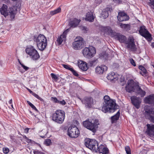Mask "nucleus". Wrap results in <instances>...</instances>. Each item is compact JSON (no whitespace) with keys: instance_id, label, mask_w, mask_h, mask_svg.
Listing matches in <instances>:
<instances>
[{"instance_id":"obj_1","label":"nucleus","mask_w":154,"mask_h":154,"mask_svg":"<svg viewBox=\"0 0 154 154\" xmlns=\"http://www.w3.org/2000/svg\"><path fill=\"white\" fill-rule=\"evenodd\" d=\"M21 6V4L17 2L15 5L9 7L8 10V7L6 5L3 4L0 8V12L1 14L6 17L9 15L11 19H14L17 13V10Z\"/></svg>"},{"instance_id":"obj_2","label":"nucleus","mask_w":154,"mask_h":154,"mask_svg":"<svg viewBox=\"0 0 154 154\" xmlns=\"http://www.w3.org/2000/svg\"><path fill=\"white\" fill-rule=\"evenodd\" d=\"M103 99L104 102L101 108V110L103 112L106 113L109 111L110 112H113L118 109V106L115 101L110 99L108 95L105 96Z\"/></svg>"},{"instance_id":"obj_3","label":"nucleus","mask_w":154,"mask_h":154,"mask_svg":"<svg viewBox=\"0 0 154 154\" xmlns=\"http://www.w3.org/2000/svg\"><path fill=\"white\" fill-rule=\"evenodd\" d=\"M99 124V121L97 119L92 121H90L89 119H88L83 122V126L94 133L96 132Z\"/></svg>"},{"instance_id":"obj_4","label":"nucleus","mask_w":154,"mask_h":154,"mask_svg":"<svg viewBox=\"0 0 154 154\" xmlns=\"http://www.w3.org/2000/svg\"><path fill=\"white\" fill-rule=\"evenodd\" d=\"M33 40L37 43L38 49L41 51L44 50L47 45V40L46 37L43 35L40 34L37 37L34 36Z\"/></svg>"},{"instance_id":"obj_5","label":"nucleus","mask_w":154,"mask_h":154,"mask_svg":"<svg viewBox=\"0 0 154 154\" xmlns=\"http://www.w3.org/2000/svg\"><path fill=\"white\" fill-rule=\"evenodd\" d=\"M65 117L64 111L60 109L56 110L53 113L52 116V120L59 124H62L63 122Z\"/></svg>"},{"instance_id":"obj_6","label":"nucleus","mask_w":154,"mask_h":154,"mask_svg":"<svg viewBox=\"0 0 154 154\" xmlns=\"http://www.w3.org/2000/svg\"><path fill=\"white\" fill-rule=\"evenodd\" d=\"M25 51L26 54L33 60H37L40 57V55L38 51L32 46H28L26 49Z\"/></svg>"},{"instance_id":"obj_7","label":"nucleus","mask_w":154,"mask_h":154,"mask_svg":"<svg viewBox=\"0 0 154 154\" xmlns=\"http://www.w3.org/2000/svg\"><path fill=\"white\" fill-rule=\"evenodd\" d=\"M84 56L87 58H91L93 57L96 53V49L93 46H90L88 47H85L82 50Z\"/></svg>"},{"instance_id":"obj_8","label":"nucleus","mask_w":154,"mask_h":154,"mask_svg":"<svg viewBox=\"0 0 154 154\" xmlns=\"http://www.w3.org/2000/svg\"><path fill=\"white\" fill-rule=\"evenodd\" d=\"M138 31L140 34L145 38L148 41L150 42L152 40V35L145 26L143 25L140 26L139 27Z\"/></svg>"},{"instance_id":"obj_9","label":"nucleus","mask_w":154,"mask_h":154,"mask_svg":"<svg viewBox=\"0 0 154 154\" xmlns=\"http://www.w3.org/2000/svg\"><path fill=\"white\" fill-rule=\"evenodd\" d=\"M85 144L86 147L91 150L93 152L95 151L97 148L98 143L96 140L86 138L85 140Z\"/></svg>"},{"instance_id":"obj_10","label":"nucleus","mask_w":154,"mask_h":154,"mask_svg":"<svg viewBox=\"0 0 154 154\" xmlns=\"http://www.w3.org/2000/svg\"><path fill=\"white\" fill-rule=\"evenodd\" d=\"M73 48L75 50H80L84 47L85 42L83 38L80 36L77 37L72 43Z\"/></svg>"},{"instance_id":"obj_11","label":"nucleus","mask_w":154,"mask_h":154,"mask_svg":"<svg viewBox=\"0 0 154 154\" xmlns=\"http://www.w3.org/2000/svg\"><path fill=\"white\" fill-rule=\"evenodd\" d=\"M79 134L80 131L75 126H71L68 129L67 134L71 138H76Z\"/></svg>"},{"instance_id":"obj_12","label":"nucleus","mask_w":154,"mask_h":154,"mask_svg":"<svg viewBox=\"0 0 154 154\" xmlns=\"http://www.w3.org/2000/svg\"><path fill=\"white\" fill-rule=\"evenodd\" d=\"M144 116L146 118L154 123V110L153 109H145Z\"/></svg>"},{"instance_id":"obj_13","label":"nucleus","mask_w":154,"mask_h":154,"mask_svg":"<svg viewBox=\"0 0 154 154\" xmlns=\"http://www.w3.org/2000/svg\"><path fill=\"white\" fill-rule=\"evenodd\" d=\"M125 44L127 45V49L130 50L132 51H135L137 48L135 43L134 39L133 38L128 39Z\"/></svg>"},{"instance_id":"obj_14","label":"nucleus","mask_w":154,"mask_h":154,"mask_svg":"<svg viewBox=\"0 0 154 154\" xmlns=\"http://www.w3.org/2000/svg\"><path fill=\"white\" fill-rule=\"evenodd\" d=\"M82 103L88 107L91 108L93 104V99L91 97H85L83 99H80Z\"/></svg>"},{"instance_id":"obj_15","label":"nucleus","mask_w":154,"mask_h":154,"mask_svg":"<svg viewBox=\"0 0 154 154\" xmlns=\"http://www.w3.org/2000/svg\"><path fill=\"white\" fill-rule=\"evenodd\" d=\"M131 99L132 104L137 109H139L140 107L141 100L140 98L133 96L131 97Z\"/></svg>"},{"instance_id":"obj_16","label":"nucleus","mask_w":154,"mask_h":154,"mask_svg":"<svg viewBox=\"0 0 154 154\" xmlns=\"http://www.w3.org/2000/svg\"><path fill=\"white\" fill-rule=\"evenodd\" d=\"M95 152H98L102 154H108L109 151L107 147H105L103 145L101 144L99 146L98 145H97V148H96Z\"/></svg>"},{"instance_id":"obj_17","label":"nucleus","mask_w":154,"mask_h":154,"mask_svg":"<svg viewBox=\"0 0 154 154\" xmlns=\"http://www.w3.org/2000/svg\"><path fill=\"white\" fill-rule=\"evenodd\" d=\"M147 129L146 133L150 137H152L154 136V125H150L148 124L146 125Z\"/></svg>"},{"instance_id":"obj_18","label":"nucleus","mask_w":154,"mask_h":154,"mask_svg":"<svg viewBox=\"0 0 154 154\" xmlns=\"http://www.w3.org/2000/svg\"><path fill=\"white\" fill-rule=\"evenodd\" d=\"M107 67L105 65L97 66L95 68V71L97 74L101 75L105 72L107 70Z\"/></svg>"},{"instance_id":"obj_19","label":"nucleus","mask_w":154,"mask_h":154,"mask_svg":"<svg viewBox=\"0 0 154 154\" xmlns=\"http://www.w3.org/2000/svg\"><path fill=\"white\" fill-rule=\"evenodd\" d=\"M117 18L119 21L122 22L128 20L129 19V17L125 13L120 12L119 13Z\"/></svg>"},{"instance_id":"obj_20","label":"nucleus","mask_w":154,"mask_h":154,"mask_svg":"<svg viewBox=\"0 0 154 154\" xmlns=\"http://www.w3.org/2000/svg\"><path fill=\"white\" fill-rule=\"evenodd\" d=\"M134 81L132 80H129L128 82V85L125 87V89L126 91L129 93H130L134 90Z\"/></svg>"},{"instance_id":"obj_21","label":"nucleus","mask_w":154,"mask_h":154,"mask_svg":"<svg viewBox=\"0 0 154 154\" xmlns=\"http://www.w3.org/2000/svg\"><path fill=\"white\" fill-rule=\"evenodd\" d=\"M68 32V29L65 31L58 38L57 42L59 45L61 44L63 41H65L67 34Z\"/></svg>"},{"instance_id":"obj_22","label":"nucleus","mask_w":154,"mask_h":154,"mask_svg":"<svg viewBox=\"0 0 154 154\" xmlns=\"http://www.w3.org/2000/svg\"><path fill=\"white\" fill-rule=\"evenodd\" d=\"M144 101L146 103L154 106V94H152L146 97Z\"/></svg>"},{"instance_id":"obj_23","label":"nucleus","mask_w":154,"mask_h":154,"mask_svg":"<svg viewBox=\"0 0 154 154\" xmlns=\"http://www.w3.org/2000/svg\"><path fill=\"white\" fill-rule=\"evenodd\" d=\"M78 64L80 69L83 71H86L88 69L87 64L85 62L79 60L78 61Z\"/></svg>"},{"instance_id":"obj_24","label":"nucleus","mask_w":154,"mask_h":154,"mask_svg":"<svg viewBox=\"0 0 154 154\" xmlns=\"http://www.w3.org/2000/svg\"><path fill=\"white\" fill-rule=\"evenodd\" d=\"M107 78L109 80L114 81L117 80L118 79V76L117 74L113 72H111L108 74L107 76Z\"/></svg>"},{"instance_id":"obj_25","label":"nucleus","mask_w":154,"mask_h":154,"mask_svg":"<svg viewBox=\"0 0 154 154\" xmlns=\"http://www.w3.org/2000/svg\"><path fill=\"white\" fill-rule=\"evenodd\" d=\"M116 38L121 43H124L125 44L127 41L126 37L125 36L121 34H118L116 35Z\"/></svg>"},{"instance_id":"obj_26","label":"nucleus","mask_w":154,"mask_h":154,"mask_svg":"<svg viewBox=\"0 0 154 154\" xmlns=\"http://www.w3.org/2000/svg\"><path fill=\"white\" fill-rule=\"evenodd\" d=\"M80 21V20H78L76 18H74L69 22V25L70 27H75L79 25Z\"/></svg>"},{"instance_id":"obj_27","label":"nucleus","mask_w":154,"mask_h":154,"mask_svg":"<svg viewBox=\"0 0 154 154\" xmlns=\"http://www.w3.org/2000/svg\"><path fill=\"white\" fill-rule=\"evenodd\" d=\"M85 20L89 22H93L94 20L93 13L91 11L88 12L86 14Z\"/></svg>"},{"instance_id":"obj_28","label":"nucleus","mask_w":154,"mask_h":154,"mask_svg":"<svg viewBox=\"0 0 154 154\" xmlns=\"http://www.w3.org/2000/svg\"><path fill=\"white\" fill-rule=\"evenodd\" d=\"M120 115V113L119 110L115 115L111 117V120L112 123H116L117 122L119 119Z\"/></svg>"},{"instance_id":"obj_29","label":"nucleus","mask_w":154,"mask_h":154,"mask_svg":"<svg viewBox=\"0 0 154 154\" xmlns=\"http://www.w3.org/2000/svg\"><path fill=\"white\" fill-rule=\"evenodd\" d=\"M136 91L137 93L140 95L141 97H143L145 95L146 92L141 89L139 86L137 87Z\"/></svg>"},{"instance_id":"obj_30","label":"nucleus","mask_w":154,"mask_h":154,"mask_svg":"<svg viewBox=\"0 0 154 154\" xmlns=\"http://www.w3.org/2000/svg\"><path fill=\"white\" fill-rule=\"evenodd\" d=\"M119 24L121 28L127 31H129L131 29V26L130 24H123L122 23H120Z\"/></svg>"},{"instance_id":"obj_31","label":"nucleus","mask_w":154,"mask_h":154,"mask_svg":"<svg viewBox=\"0 0 154 154\" xmlns=\"http://www.w3.org/2000/svg\"><path fill=\"white\" fill-rule=\"evenodd\" d=\"M26 88L31 94H32L36 98L44 103L45 102V100L42 98L39 97L38 94L33 92L30 89H29V88L27 87H26Z\"/></svg>"},{"instance_id":"obj_32","label":"nucleus","mask_w":154,"mask_h":154,"mask_svg":"<svg viewBox=\"0 0 154 154\" xmlns=\"http://www.w3.org/2000/svg\"><path fill=\"white\" fill-rule=\"evenodd\" d=\"M139 69L141 70L140 73L143 76H146L147 73V71L146 69L143 66L140 65Z\"/></svg>"},{"instance_id":"obj_33","label":"nucleus","mask_w":154,"mask_h":154,"mask_svg":"<svg viewBox=\"0 0 154 154\" xmlns=\"http://www.w3.org/2000/svg\"><path fill=\"white\" fill-rule=\"evenodd\" d=\"M104 32L105 33L107 34H112L113 31L110 27H104L103 28Z\"/></svg>"},{"instance_id":"obj_34","label":"nucleus","mask_w":154,"mask_h":154,"mask_svg":"<svg viewBox=\"0 0 154 154\" xmlns=\"http://www.w3.org/2000/svg\"><path fill=\"white\" fill-rule=\"evenodd\" d=\"M98 62L97 59H94L93 60L89 61L88 62V64L90 66H94Z\"/></svg>"},{"instance_id":"obj_35","label":"nucleus","mask_w":154,"mask_h":154,"mask_svg":"<svg viewBox=\"0 0 154 154\" xmlns=\"http://www.w3.org/2000/svg\"><path fill=\"white\" fill-rule=\"evenodd\" d=\"M61 9L60 8H58L57 9L50 12V14L53 15L61 12Z\"/></svg>"},{"instance_id":"obj_36","label":"nucleus","mask_w":154,"mask_h":154,"mask_svg":"<svg viewBox=\"0 0 154 154\" xmlns=\"http://www.w3.org/2000/svg\"><path fill=\"white\" fill-rule=\"evenodd\" d=\"M149 1L147 2V5L150 7L151 8H154V0H149Z\"/></svg>"},{"instance_id":"obj_37","label":"nucleus","mask_w":154,"mask_h":154,"mask_svg":"<svg viewBox=\"0 0 154 154\" xmlns=\"http://www.w3.org/2000/svg\"><path fill=\"white\" fill-rule=\"evenodd\" d=\"M27 103L30 106V107L33 109L35 110L37 112H38V110L36 108L35 106L32 103H31L29 101H27Z\"/></svg>"},{"instance_id":"obj_38","label":"nucleus","mask_w":154,"mask_h":154,"mask_svg":"<svg viewBox=\"0 0 154 154\" xmlns=\"http://www.w3.org/2000/svg\"><path fill=\"white\" fill-rule=\"evenodd\" d=\"M109 16V14L107 11H104L101 14L102 17L104 19H106Z\"/></svg>"},{"instance_id":"obj_39","label":"nucleus","mask_w":154,"mask_h":154,"mask_svg":"<svg viewBox=\"0 0 154 154\" xmlns=\"http://www.w3.org/2000/svg\"><path fill=\"white\" fill-rule=\"evenodd\" d=\"M125 149L127 154H131V150L129 146H125Z\"/></svg>"},{"instance_id":"obj_40","label":"nucleus","mask_w":154,"mask_h":154,"mask_svg":"<svg viewBox=\"0 0 154 154\" xmlns=\"http://www.w3.org/2000/svg\"><path fill=\"white\" fill-rule=\"evenodd\" d=\"M50 75L52 79L54 80H56V81H57L58 79V77L54 73H51Z\"/></svg>"},{"instance_id":"obj_41","label":"nucleus","mask_w":154,"mask_h":154,"mask_svg":"<svg viewBox=\"0 0 154 154\" xmlns=\"http://www.w3.org/2000/svg\"><path fill=\"white\" fill-rule=\"evenodd\" d=\"M45 143L47 146H49L51 143V140L50 139H46L45 142Z\"/></svg>"},{"instance_id":"obj_42","label":"nucleus","mask_w":154,"mask_h":154,"mask_svg":"<svg viewBox=\"0 0 154 154\" xmlns=\"http://www.w3.org/2000/svg\"><path fill=\"white\" fill-rule=\"evenodd\" d=\"M62 66H63V67L64 68H65L66 69H67L69 70L70 71L71 70V69H72V68L70 67L71 66H70L69 65H68L63 64H62Z\"/></svg>"},{"instance_id":"obj_43","label":"nucleus","mask_w":154,"mask_h":154,"mask_svg":"<svg viewBox=\"0 0 154 154\" xmlns=\"http://www.w3.org/2000/svg\"><path fill=\"white\" fill-rule=\"evenodd\" d=\"M51 100L55 103H58L59 100L56 97H51Z\"/></svg>"},{"instance_id":"obj_44","label":"nucleus","mask_w":154,"mask_h":154,"mask_svg":"<svg viewBox=\"0 0 154 154\" xmlns=\"http://www.w3.org/2000/svg\"><path fill=\"white\" fill-rule=\"evenodd\" d=\"M70 71H71L73 74L76 76H79V74H78L77 73V72L75 71L73 68H72V69H71V70H70Z\"/></svg>"},{"instance_id":"obj_45","label":"nucleus","mask_w":154,"mask_h":154,"mask_svg":"<svg viewBox=\"0 0 154 154\" xmlns=\"http://www.w3.org/2000/svg\"><path fill=\"white\" fill-rule=\"evenodd\" d=\"M20 64L21 65L22 67L25 70V71H27L29 69V67L25 66L23 64L20 63Z\"/></svg>"},{"instance_id":"obj_46","label":"nucleus","mask_w":154,"mask_h":154,"mask_svg":"<svg viewBox=\"0 0 154 154\" xmlns=\"http://www.w3.org/2000/svg\"><path fill=\"white\" fill-rule=\"evenodd\" d=\"M3 150V152L5 154L8 153L9 151V149L7 148H4Z\"/></svg>"},{"instance_id":"obj_47","label":"nucleus","mask_w":154,"mask_h":154,"mask_svg":"<svg viewBox=\"0 0 154 154\" xmlns=\"http://www.w3.org/2000/svg\"><path fill=\"white\" fill-rule=\"evenodd\" d=\"M58 103L62 105H64L66 104V102L64 100H63L62 101H60L59 100Z\"/></svg>"},{"instance_id":"obj_48","label":"nucleus","mask_w":154,"mask_h":154,"mask_svg":"<svg viewBox=\"0 0 154 154\" xmlns=\"http://www.w3.org/2000/svg\"><path fill=\"white\" fill-rule=\"evenodd\" d=\"M81 29L84 33H86L88 30V29L86 26L82 27Z\"/></svg>"},{"instance_id":"obj_49","label":"nucleus","mask_w":154,"mask_h":154,"mask_svg":"<svg viewBox=\"0 0 154 154\" xmlns=\"http://www.w3.org/2000/svg\"><path fill=\"white\" fill-rule=\"evenodd\" d=\"M130 61L132 65H133V66H136V63H135L133 59L131 58V59H130Z\"/></svg>"},{"instance_id":"obj_50","label":"nucleus","mask_w":154,"mask_h":154,"mask_svg":"<svg viewBox=\"0 0 154 154\" xmlns=\"http://www.w3.org/2000/svg\"><path fill=\"white\" fill-rule=\"evenodd\" d=\"M29 128H26L24 129V132L27 134L29 132Z\"/></svg>"},{"instance_id":"obj_51","label":"nucleus","mask_w":154,"mask_h":154,"mask_svg":"<svg viewBox=\"0 0 154 154\" xmlns=\"http://www.w3.org/2000/svg\"><path fill=\"white\" fill-rule=\"evenodd\" d=\"M113 1L116 3H119L121 2V0H113Z\"/></svg>"},{"instance_id":"obj_52","label":"nucleus","mask_w":154,"mask_h":154,"mask_svg":"<svg viewBox=\"0 0 154 154\" xmlns=\"http://www.w3.org/2000/svg\"><path fill=\"white\" fill-rule=\"evenodd\" d=\"M6 4L8 5L10 3V2L9 0H7L5 2Z\"/></svg>"},{"instance_id":"obj_53","label":"nucleus","mask_w":154,"mask_h":154,"mask_svg":"<svg viewBox=\"0 0 154 154\" xmlns=\"http://www.w3.org/2000/svg\"><path fill=\"white\" fill-rule=\"evenodd\" d=\"M11 105L12 104V99L10 100L8 102Z\"/></svg>"},{"instance_id":"obj_54","label":"nucleus","mask_w":154,"mask_h":154,"mask_svg":"<svg viewBox=\"0 0 154 154\" xmlns=\"http://www.w3.org/2000/svg\"><path fill=\"white\" fill-rule=\"evenodd\" d=\"M151 46L152 48H154V42L151 43Z\"/></svg>"},{"instance_id":"obj_55","label":"nucleus","mask_w":154,"mask_h":154,"mask_svg":"<svg viewBox=\"0 0 154 154\" xmlns=\"http://www.w3.org/2000/svg\"><path fill=\"white\" fill-rule=\"evenodd\" d=\"M40 137L42 138H44L45 137V136H40Z\"/></svg>"},{"instance_id":"obj_56","label":"nucleus","mask_w":154,"mask_h":154,"mask_svg":"<svg viewBox=\"0 0 154 154\" xmlns=\"http://www.w3.org/2000/svg\"><path fill=\"white\" fill-rule=\"evenodd\" d=\"M11 107H12V109H14V107H13V104H12L11 105Z\"/></svg>"},{"instance_id":"obj_57","label":"nucleus","mask_w":154,"mask_h":154,"mask_svg":"<svg viewBox=\"0 0 154 154\" xmlns=\"http://www.w3.org/2000/svg\"><path fill=\"white\" fill-rule=\"evenodd\" d=\"M28 140H29V142H31V140L29 139Z\"/></svg>"},{"instance_id":"obj_58","label":"nucleus","mask_w":154,"mask_h":154,"mask_svg":"<svg viewBox=\"0 0 154 154\" xmlns=\"http://www.w3.org/2000/svg\"><path fill=\"white\" fill-rule=\"evenodd\" d=\"M30 112L31 113H32V112L31 111H30Z\"/></svg>"},{"instance_id":"obj_59","label":"nucleus","mask_w":154,"mask_h":154,"mask_svg":"<svg viewBox=\"0 0 154 154\" xmlns=\"http://www.w3.org/2000/svg\"><path fill=\"white\" fill-rule=\"evenodd\" d=\"M12 137V136H11L10 137H11H11Z\"/></svg>"},{"instance_id":"obj_60","label":"nucleus","mask_w":154,"mask_h":154,"mask_svg":"<svg viewBox=\"0 0 154 154\" xmlns=\"http://www.w3.org/2000/svg\"><path fill=\"white\" fill-rule=\"evenodd\" d=\"M153 66V67H154V66Z\"/></svg>"}]
</instances>
